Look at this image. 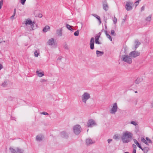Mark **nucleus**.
Returning <instances> with one entry per match:
<instances>
[{"instance_id": "1", "label": "nucleus", "mask_w": 153, "mask_h": 153, "mask_svg": "<svg viewBox=\"0 0 153 153\" xmlns=\"http://www.w3.org/2000/svg\"><path fill=\"white\" fill-rule=\"evenodd\" d=\"M133 136L131 132L126 131H123L121 137V140L123 143H128L131 141Z\"/></svg>"}, {"instance_id": "2", "label": "nucleus", "mask_w": 153, "mask_h": 153, "mask_svg": "<svg viewBox=\"0 0 153 153\" xmlns=\"http://www.w3.org/2000/svg\"><path fill=\"white\" fill-rule=\"evenodd\" d=\"M91 98V95L89 93L85 92L82 94L81 96L82 101L84 103L86 104L87 101Z\"/></svg>"}, {"instance_id": "3", "label": "nucleus", "mask_w": 153, "mask_h": 153, "mask_svg": "<svg viewBox=\"0 0 153 153\" xmlns=\"http://www.w3.org/2000/svg\"><path fill=\"white\" fill-rule=\"evenodd\" d=\"M24 23L26 26H27L28 25H30L29 28L27 27V28L29 30L31 31L34 29V24L35 22H32L30 19L28 18L25 19L24 22Z\"/></svg>"}, {"instance_id": "4", "label": "nucleus", "mask_w": 153, "mask_h": 153, "mask_svg": "<svg viewBox=\"0 0 153 153\" xmlns=\"http://www.w3.org/2000/svg\"><path fill=\"white\" fill-rule=\"evenodd\" d=\"M125 8L126 10L127 11L131 10L133 9V3L130 1H128L125 3Z\"/></svg>"}, {"instance_id": "5", "label": "nucleus", "mask_w": 153, "mask_h": 153, "mask_svg": "<svg viewBox=\"0 0 153 153\" xmlns=\"http://www.w3.org/2000/svg\"><path fill=\"white\" fill-rule=\"evenodd\" d=\"M111 107L110 112L111 114H115L117 112L118 108L117 103L115 102L113 104Z\"/></svg>"}, {"instance_id": "6", "label": "nucleus", "mask_w": 153, "mask_h": 153, "mask_svg": "<svg viewBox=\"0 0 153 153\" xmlns=\"http://www.w3.org/2000/svg\"><path fill=\"white\" fill-rule=\"evenodd\" d=\"M130 56L128 55H124L122 56V60L124 62L128 63L131 64L132 63V59Z\"/></svg>"}, {"instance_id": "7", "label": "nucleus", "mask_w": 153, "mask_h": 153, "mask_svg": "<svg viewBox=\"0 0 153 153\" xmlns=\"http://www.w3.org/2000/svg\"><path fill=\"white\" fill-rule=\"evenodd\" d=\"M81 128L80 125H76L73 127V131L74 133L76 135L79 134L81 132Z\"/></svg>"}, {"instance_id": "8", "label": "nucleus", "mask_w": 153, "mask_h": 153, "mask_svg": "<svg viewBox=\"0 0 153 153\" xmlns=\"http://www.w3.org/2000/svg\"><path fill=\"white\" fill-rule=\"evenodd\" d=\"M9 149L12 153H22L24 152L23 149L18 148L14 149L12 147H10Z\"/></svg>"}, {"instance_id": "9", "label": "nucleus", "mask_w": 153, "mask_h": 153, "mask_svg": "<svg viewBox=\"0 0 153 153\" xmlns=\"http://www.w3.org/2000/svg\"><path fill=\"white\" fill-rule=\"evenodd\" d=\"M96 125V122L92 119H90L88 120L87 123V126L90 127H92Z\"/></svg>"}, {"instance_id": "10", "label": "nucleus", "mask_w": 153, "mask_h": 153, "mask_svg": "<svg viewBox=\"0 0 153 153\" xmlns=\"http://www.w3.org/2000/svg\"><path fill=\"white\" fill-rule=\"evenodd\" d=\"M140 54L139 52L137 51H134L130 52L129 54V55L132 57L135 58L139 56Z\"/></svg>"}, {"instance_id": "11", "label": "nucleus", "mask_w": 153, "mask_h": 153, "mask_svg": "<svg viewBox=\"0 0 153 153\" xmlns=\"http://www.w3.org/2000/svg\"><path fill=\"white\" fill-rule=\"evenodd\" d=\"M102 7L103 9L105 11L108 10V6L106 1L105 0L102 2Z\"/></svg>"}, {"instance_id": "12", "label": "nucleus", "mask_w": 153, "mask_h": 153, "mask_svg": "<svg viewBox=\"0 0 153 153\" xmlns=\"http://www.w3.org/2000/svg\"><path fill=\"white\" fill-rule=\"evenodd\" d=\"M47 44L48 45L51 46L55 45V42L54 38H51L49 39L47 42Z\"/></svg>"}, {"instance_id": "13", "label": "nucleus", "mask_w": 153, "mask_h": 153, "mask_svg": "<svg viewBox=\"0 0 153 153\" xmlns=\"http://www.w3.org/2000/svg\"><path fill=\"white\" fill-rule=\"evenodd\" d=\"M94 37H91L90 42V48L91 50H93L94 48Z\"/></svg>"}, {"instance_id": "14", "label": "nucleus", "mask_w": 153, "mask_h": 153, "mask_svg": "<svg viewBox=\"0 0 153 153\" xmlns=\"http://www.w3.org/2000/svg\"><path fill=\"white\" fill-rule=\"evenodd\" d=\"M62 28H59L56 30V34L59 36H61L62 34Z\"/></svg>"}, {"instance_id": "15", "label": "nucleus", "mask_w": 153, "mask_h": 153, "mask_svg": "<svg viewBox=\"0 0 153 153\" xmlns=\"http://www.w3.org/2000/svg\"><path fill=\"white\" fill-rule=\"evenodd\" d=\"M86 144L87 145H90L94 143L95 142L94 140H92L91 138H87L86 140Z\"/></svg>"}, {"instance_id": "16", "label": "nucleus", "mask_w": 153, "mask_h": 153, "mask_svg": "<svg viewBox=\"0 0 153 153\" xmlns=\"http://www.w3.org/2000/svg\"><path fill=\"white\" fill-rule=\"evenodd\" d=\"M41 71L37 70L36 71V73L37 76L40 77L43 76L44 75V73L43 71Z\"/></svg>"}, {"instance_id": "17", "label": "nucleus", "mask_w": 153, "mask_h": 153, "mask_svg": "<svg viewBox=\"0 0 153 153\" xmlns=\"http://www.w3.org/2000/svg\"><path fill=\"white\" fill-rule=\"evenodd\" d=\"M143 79L142 77H138L135 81V83L136 84H138L141 82L143 81Z\"/></svg>"}, {"instance_id": "18", "label": "nucleus", "mask_w": 153, "mask_h": 153, "mask_svg": "<svg viewBox=\"0 0 153 153\" xmlns=\"http://www.w3.org/2000/svg\"><path fill=\"white\" fill-rule=\"evenodd\" d=\"M100 35L99 36H97L95 37V42L96 44H100L101 43L99 41Z\"/></svg>"}, {"instance_id": "19", "label": "nucleus", "mask_w": 153, "mask_h": 153, "mask_svg": "<svg viewBox=\"0 0 153 153\" xmlns=\"http://www.w3.org/2000/svg\"><path fill=\"white\" fill-rule=\"evenodd\" d=\"M43 137L42 135L39 134L37 135L36 137V140L38 141H41L42 140Z\"/></svg>"}, {"instance_id": "20", "label": "nucleus", "mask_w": 153, "mask_h": 153, "mask_svg": "<svg viewBox=\"0 0 153 153\" xmlns=\"http://www.w3.org/2000/svg\"><path fill=\"white\" fill-rule=\"evenodd\" d=\"M144 153H147L149 150V148L148 147H145L143 148L141 147V148L140 149Z\"/></svg>"}, {"instance_id": "21", "label": "nucleus", "mask_w": 153, "mask_h": 153, "mask_svg": "<svg viewBox=\"0 0 153 153\" xmlns=\"http://www.w3.org/2000/svg\"><path fill=\"white\" fill-rule=\"evenodd\" d=\"M61 136L64 137H67L68 136V133L65 131H63L61 133Z\"/></svg>"}, {"instance_id": "22", "label": "nucleus", "mask_w": 153, "mask_h": 153, "mask_svg": "<svg viewBox=\"0 0 153 153\" xmlns=\"http://www.w3.org/2000/svg\"><path fill=\"white\" fill-rule=\"evenodd\" d=\"M133 141L136 144V146L137 145V147L139 148L140 149L141 148V146L140 144L135 139H134Z\"/></svg>"}, {"instance_id": "23", "label": "nucleus", "mask_w": 153, "mask_h": 153, "mask_svg": "<svg viewBox=\"0 0 153 153\" xmlns=\"http://www.w3.org/2000/svg\"><path fill=\"white\" fill-rule=\"evenodd\" d=\"M96 53L97 57L102 56L104 53L103 52L100 51L98 50L96 51Z\"/></svg>"}, {"instance_id": "24", "label": "nucleus", "mask_w": 153, "mask_h": 153, "mask_svg": "<svg viewBox=\"0 0 153 153\" xmlns=\"http://www.w3.org/2000/svg\"><path fill=\"white\" fill-rule=\"evenodd\" d=\"M92 16L95 17L97 19H98V20L99 21V23L100 24H101V22L100 20V17L97 15L95 14H92Z\"/></svg>"}, {"instance_id": "25", "label": "nucleus", "mask_w": 153, "mask_h": 153, "mask_svg": "<svg viewBox=\"0 0 153 153\" xmlns=\"http://www.w3.org/2000/svg\"><path fill=\"white\" fill-rule=\"evenodd\" d=\"M50 29V27L48 26H46L45 27L43 28V31L44 32H46L47 31H48Z\"/></svg>"}, {"instance_id": "26", "label": "nucleus", "mask_w": 153, "mask_h": 153, "mask_svg": "<svg viewBox=\"0 0 153 153\" xmlns=\"http://www.w3.org/2000/svg\"><path fill=\"white\" fill-rule=\"evenodd\" d=\"M104 32L107 38H108L111 41H112V38L110 35L106 31H105Z\"/></svg>"}, {"instance_id": "27", "label": "nucleus", "mask_w": 153, "mask_h": 153, "mask_svg": "<svg viewBox=\"0 0 153 153\" xmlns=\"http://www.w3.org/2000/svg\"><path fill=\"white\" fill-rule=\"evenodd\" d=\"M39 53V50H36L34 52L35 56L38 57Z\"/></svg>"}, {"instance_id": "28", "label": "nucleus", "mask_w": 153, "mask_h": 153, "mask_svg": "<svg viewBox=\"0 0 153 153\" xmlns=\"http://www.w3.org/2000/svg\"><path fill=\"white\" fill-rule=\"evenodd\" d=\"M141 141L142 142L145 143L148 146L149 145L148 143V142L146 141V140L144 138L142 137L141 138Z\"/></svg>"}, {"instance_id": "29", "label": "nucleus", "mask_w": 153, "mask_h": 153, "mask_svg": "<svg viewBox=\"0 0 153 153\" xmlns=\"http://www.w3.org/2000/svg\"><path fill=\"white\" fill-rule=\"evenodd\" d=\"M135 48L136 49L137 48L138 46L140 45V43L138 42V40H136L135 41Z\"/></svg>"}, {"instance_id": "30", "label": "nucleus", "mask_w": 153, "mask_h": 153, "mask_svg": "<svg viewBox=\"0 0 153 153\" xmlns=\"http://www.w3.org/2000/svg\"><path fill=\"white\" fill-rule=\"evenodd\" d=\"M7 80H5L2 83L1 85L3 87H5L7 86Z\"/></svg>"}, {"instance_id": "31", "label": "nucleus", "mask_w": 153, "mask_h": 153, "mask_svg": "<svg viewBox=\"0 0 153 153\" xmlns=\"http://www.w3.org/2000/svg\"><path fill=\"white\" fill-rule=\"evenodd\" d=\"M151 17H152V15H149L148 17H146V21H148V22L150 21L151 20Z\"/></svg>"}, {"instance_id": "32", "label": "nucleus", "mask_w": 153, "mask_h": 153, "mask_svg": "<svg viewBox=\"0 0 153 153\" xmlns=\"http://www.w3.org/2000/svg\"><path fill=\"white\" fill-rule=\"evenodd\" d=\"M72 26L68 24L66 25V27L69 30H72L73 29L71 27Z\"/></svg>"}, {"instance_id": "33", "label": "nucleus", "mask_w": 153, "mask_h": 153, "mask_svg": "<svg viewBox=\"0 0 153 153\" xmlns=\"http://www.w3.org/2000/svg\"><path fill=\"white\" fill-rule=\"evenodd\" d=\"M146 141L148 143H152V141H151V140L148 137H146Z\"/></svg>"}, {"instance_id": "34", "label": "nucleus", "mask_w": 153, "mask_h": 153, "mask_svg": "<svg viewBox=\"0 0 153 153\" xmlns=\"http://www.w3.org/2000/svg\"><path fill=\"white\" fill-rule=\"evenodd\" d=\"M74 35L75 36H77L79 35V30H77L74 33Z\"/></svg>"}, {"instance_id": "35", "label": "nucleus", "mask_w": 153, "mask_h": 153, "mask_svg": "<svg viewBox=\"0 0 153 153\" xmlns=\"http://www.w3.org/2000/svg\"><path fill=\"white\" fill-rule=\"evenodd\" d=\"M62 58L63 57L62 56H59L57 59V61L59 62H61Z\"/></svg>"}, {"instance_id": "36", "label": "nucleus", "mask_w": 153, "mask_h": 153, "mask_svg": "<svg viewBox=\"0 0 153 153\" xmlns=\"http://www.w3.org/2000/svg\"><path fill=\"white\" fill-rule=\"evenodd\" d=\"M113 138L115 140H117L119 139V137L118 135L115 134L114 135L113 137Z\"/></svg>"}, {"instance_id": "37", "label": "nucleus", "mask_w": 153, "mask_h": 153, "mask_svg": "<svg viewBox=\"0 0 153 153\" xmlns=\"http://www.w3.org/2000/svg\"><path fill=\"white\" fill-rule=\"evenodd\" d=\"M64 48L67 50H68L69 49V47L67 44H65L64 45Z\"/></svg>"}, {"instance_id": "38", "label": "nucleus", "mask_w": 153, "mask_h": 153, "mask_svg": "<svg viewBox=\"0 0 153 153\" xmlns=\"http://www.w3.org/2000/svg\"><path fill=\"white\" fill-rule=\"evenodd\" d=\"M145 5H143L142 7H141L140 9V11L141 12L144 11L145 10Z\"/></svg>"}, {"instance_id": "39", "label": "nucleus", "mask_w": 153, "mask_h": 153, "mask_svg": "<svg viewBox=\"0 0 153 153\" xmlns=\"http://www.w3.org/2000/svg\"><path fill=\"white\" fill-rule=\"evenodd\" d=\"M111 34L114 36H115L116 35V33L115 32V31L114 30H112L111 31Z\"/></svg>"}, {"instance_id": "40", "label": "nucleus", "mask_w": 153, "mask_h": 153, "mask_svg": "<svg viewBox=\"0 0 153 153\" xmlns=\"http://www.w3.org/2000/svg\"><path fill=\"white\" fill-rule=\"evenodd\" d=\"M130 123L135 126L137 125V123L136 122L134 121H131V122Z\"/></svg>"}, {"instance_id": "41", "label": "nucleus", "mask_w": 153, "mask_h": 153, "mask_svg": "<svg viewBox=\"0 0 153 153\" xmlns=\"http://www.w3.org/2000/svg\"><path fill=\"white\" fill-rule=\"evenodd\" d=\"M26 0H20V3L23 5L25 4Z\"/></svg>"}, {"instance_id": "42", "label": "nucleus", "mask_w": 153, "mask_h": 153, "mask_svg": "<svg viewBox=\"0 0 153 153\" xmlns=\"http://www.w3.org/2000/svg\"><path fill=\"white\" fill-rule=\"evenodd\" d=\"M117 19L115 16L113 19V22L114 24H116L117 22Z\"/></svg>"}, {"instance_id": "43", "label": "nucleus", "mask_w": 153, "mask_h": 153, "mask_svg": "<svg viewBox=\"0 0 153 153\" xmlns=\"http://www.w3.org/2000/svg\"><path fill=\"white\" fill-rule=\"evenodd\" d=\"M16 9H15L14 10V13H13V15L11 16V19H13V18L14 17V16H15V14H16Z\"/></svg>"}, {"instance_id": "44", "label": "nucleus", "mask_w": 153, "mask_h": 153, "mask_svg": "<svg viewBox=\"0 0 153 153\" xmlns=\"http://www.w3.org/2000/svg\"><path fill=\"white\" fill-rule=\"evenodd\" d=\"M3 0H1L0 1V9H1V7H2V5H3Z\"/></svg>"}, {"instance_id": "45", "label": "nucleus", "mask_w": 153, "mask_h": 153, "mask_svg": "<svg viewBox=\"0 0 153 153\" xmlns=\"http://www.w3.org/2000/svg\"><path fill=\"white\" fill-rule=\"evenodd\" d=\"M140 0H138V1H137L135 2V4L136 7L138 5V4H139V2Z\"/></svg>"}, {"instance_id": "46", "label": "nucleus", "mask_w": 153, "mask_h": 153, "mask_svg": "<svg viewBox=\"0 0 153 153\" xmlns=\"http://www.w3.org/2000/svg\"><path fill=\"white\" fill-rule=\"evenodd\" d=\"M40 114H43L44 115H48L49 114L48 113H47V112H41L40 113Z\"/></svg>"}, {"instance_id": "47", "label": "nucleus", "mask_w": 153, "mask_h": 153, "mask_svg": "<svg viewBox=\"0 0 153 153\" xmlns=\"http://www.w3.org/2000/svg\"><path fill=\"white\" fill-rule=\"evenodd\" d=\"M133 149H136L137 146L135 144H133L132 145Z\"/></svg>"}, {"instance_id": "48", "label": "nucleus", "mask_w": 153, "mask_h": 153, "mask_svg": "<svg viewBox=\"0 0 153 153\" xmlns=\"http://www.w3.org/2000/svg\"><path fill=\"white\" fill-rule=\"evenodd\" d=\"M112 140L111 139H108L107 140V141L108 144H110L112 141Z\"/></svg>"}, {"instance_id": "49", "label": "nucleus", "mask_w": 153, "mask_h": 153, "mask_svg": "<svg viewBox=\"0 0 153 153\" xmlns=\"http://www.w3.org/2000/svg\"><path fill=\"white\" fill-rule=\"evenodd\" d=\"M42 14H39L37 16L38 17H39V18L42 17Z\"/></svg>"}, {"instance_id": "50", "label": "nucleus", "mask_w": 153, "mask_h": 153, "mask_svg": "<svg viewBox=\"0 0 153 153\" xmlns=\"http://www.w3.org/2000/svg\"><path fill=\"white\" fill-rule=\"evenodd\" d=\"M3 68V66L0 63V70Z\"/></svg>"}, {"instance_id": "51", "label": "nucleus", "mask_w": 153, "mask_h": 153, "mask_svg": "<svg viewBox=\"0 0 153 153\" xmlns=\"http://www.w3.org/2000/svg\"><path fill=\"white\" fill-rule=\"evenodd\" d=\"M136 149H133L132 153H136Z\"/></svg>"}, {"instance_id": "52", "label": "nucleus", "mask_w": 153, "mask_h": 153, "mask_svg": "<svg viewBox=\"0 0 153 153\" xmlns=\"http://www.w3.org/2000/svg\"><path fill=\"white\" fill-rule=\"evenodd\" d=\"M125 153H129L128 152H125Z\"/></svg>"}, {"instance_id": "53", "label": "nucleus", "mask_w": 153, "mask_h": 153, "mask_svg": "<svg viewBox=\"0 0 153 153\" xmlns=\"http://www.w3.org/2000/svg\"><path fill=\"white\" fill-rule=\"evenodd\" d=\"M81 25H82V23H81Z\"/></svg>"}, {"instance_id": "54", "label": "nucleus", "mask_w": 153, "mask_h": 153, "mask_svg": "<svg viewBox=\"0 0 153 153\" xmlns=\"http://www.w3.org/2000/svg\"><path fill=\"white\" fill-rule=\"evenodd\" d=\"M43 81H45V79H43L42 80Z\"/></svg>"}, {"instance_id": "55", "label": "nucleus", "mask_w": 153, "mask_h": 153, "mask_svg": "<svg viewBox=\"0 0 153 153\" xmlns=\"http://www.w3.org/2000/svg\"><path fill=\"white\" fill-rule=\"evenodd\" d=\"M88 130H87V132H88Z\"/></svg>"}, {"instance_id": "56", "label": "nucleus", "mask_w": 153, "mask_h": 153, "mask_svg": "<svg viewBox=\"0 0 153 153\" xmlns=\"http://www.w3.org/2000/svg\"><path fill=\"white\" fill-rule=\"evenodd\" d=\"M152 138H153V137H152Z\"/></svg>"}]
</instances>
